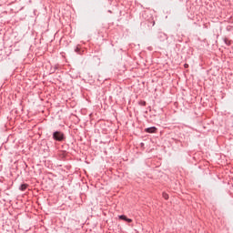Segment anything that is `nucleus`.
Instances as JSON below:
<instances>
[{
    "mask_svg": "<svg viewBox=\"0 0 233 233\" xmlns=\"http://www.w3.org/2000/svg\"><path fill=\"white\" fill-rule=\"evenodd\" d=\"M53 137L54 139H56V141H63V139L65 138V135H63V133L56 131L53 134Z\"/></svg>",
    "mask_w": 233,
    "mask_h": 233,
    "instance_id": "f257e3e1",
    "label": "nucleus"
},
{
    "mask_svg": "<svg viewBox=\"0 0 233 233\" xmlns=\"http://www.w3.org/2000/svg\"><path fill=\"white\" fill-rule=\"evenodd\" d=\"M145 131L147 132L148 134H156V132L157 131V128L156 127H152L146 128Z\"/></svg>",
    "mask_w": 233,
    "mask_h": 233,
    "instance_id": "f03ea898",
    "label": "nucleus"
},
{
    "mask_svg": "<svg viewBox=\"0 0 233 233\" xmlns=\"http://www.w3.org/2000/svg\"><path fill=\"white\" fill-rule=\"evenodd\" d=\"M118 218H119V219H123L124 221H127V223H132V218H128L125 215H121Z\"/></svg>",
    "mask_w": 233,
    "mask_h": 233,
    "instance_id": "7ed1b4c3",
    "label": "nucleus"
},
{
    "mask_svg": "<svg viewBox=\"0 0 233 233\" xmlns=\"http://www.w3.org/2000/svg\"><path fill=\"white\" fill-rule=\"evenodd\" d=\"M26 188H28V185L27 184H22L20 187V190H22L24 192V190H25Z\"/></svg>",
    "mask_w": 233,
    "mask_h": 233,
    "instance_id": "20e7f679",
    "label": "nucleus"
},
{
    "mask_svg": "<svg viewBox=\"0 0 233 233\" xmlns=\"http://www.w3.org/2000/svg\"><path fill=\"white\" fill-rule=\"evenodd\" d=\"M163 198H164V199H168V194L163 193Z\"/></svg>",
    "mask_w": 233,
    "mask_h": 233,
    "instance_id": "39448f33",
    "label": "nucleus"
},
{
    "mask_svg": "<svg viewBox=\"0 0 233 233\" xmlns=\"http://www.w3.org/2000/svg\"><path fill=\"white\" fill-rule=\"evenodd\" d=\"M184 68H188V64H185Z\"/></svg>",
    "mask_w": 233,
    "mask_h": 233,
    "instance_id": "423d86ee",
    "label": "nucleus"
},
{
    "mask_svg": "<svg viewBox=\"0 0 233 233\" xmlns=\"http://www.w3.org/2000/svg\"><path fill=\"white\" fill-rule=\"evenodd\" d=\"M142 105L145 106V105H147V102H142Z\"/></svg>",
    "mask_w": 233,
    "mask_h": 233,
    "instance_id": "0eeeda50",
    "label": "nucleus"
}]
</instances>
